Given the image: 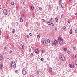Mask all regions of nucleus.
Listing matches in <instances>:
<instances>
[{
	"mask_svg": "<svg viewBox=\"0 0 77 77\" xmlns=\"http://www.w3.org/2000/svg\"><path fill=\"white\" fill-rule=\"evenodd\" d=\"M11 65H10V66L11 68H12L13 66V67H16V64H15V62H11Z\"/></svg>",
	"mask_w": 77,
	"mask_h": 77,
	"instance_id": "f257e3e1",
	"label": "nucleus"
},
{
	"mask_svg": "<svg viewBox=\"0 0 77 77\" xmlns=\"http://www.w3.org/2000/svg\"><path fill=\"white\" fill-rule=\"evenodd\" d=\"M3 12L4 15H6L7 14H8V12H7V10H6V9H4V10Z\"/></svg>",
	"mask_w": 77,
	"mask_h": 77,
	"instance_id": "f03ea898",
	"label": "nucleus"
},
{
	"mask_svg": "<svg viewBox=\"0 0 77 77\" xmlns=\"http://www.w3.org/2000/svg\"><path fill=\"white\" fill-rule=\"evenodd\" d=\"M58 42L55 39L54 40V45H57V42Z\"/></svg>",
	"mask_w": 77,
	"mask_h": 77,
	"instance_id": "7ed1b4c3",
	"label": "nucleus"
},
{
	"mask_svg": "<svg viewBox=\"0 0 77 77\" xmlns=\"http://www.w3.org/2000/svg\"><path fill=\"white\" fill-rule=\"evenodd\" d=\"M35 53H36V54H39V50H38V49H36L35 50Z\"/></svg>",
	"mask_w": 77,
	"mask_h": 77,
	"instance_id": "20e7f679",
	"label": "nucleus"
},
{
	"mask_svg": "<svg viewBox=\"0 0 77 77\" xmlns=\"http://www.w3.org/2000/svg\"><path fill=\"white\" fill-rule=\"evenodd\" d=\"M22 73L23 75H25V74H27V72H26V71L23 70L22 72Z\"/></svg>",
	"mask_w": 77,
	"mask_h": 77,
	"instance_id": "39448f33",
	"label": "nucleus"
},
{
	"mask_svg": "<svg viewBox=\"0 0 77 77\" xmlns=\"http://www.w3.org/2000/svg\"><path fill=\"white\" fill-rule=\"evenodd\" d=\"M42 43L43 44H46V41L44 40H42Z\"/></svg>",
	"mask_w": 77,
	"mask_h": 77,
	"instance_id": "423d86ee",
	"label": "nucleus"
},
{
	"mask_svg": "<svg viewBox=\"0 0 77 77\" xmlns=\"http://www.w3.org/2000/svg\"><path fill=\"white\" fill-rule=\"evenodd\" d=\"M46 43H47V42H48V43L50 44V40H49V39H47V41H46Z\"/></svg>",
	"mask_w": 77,
	"mask_h": 77,
	"instance_id": "0eeeda50",
	"label": "nucleus"
},
{
	"mask_svg": "<svg viewBox=\"0 0 77 77\" xmlns=\"http://www.w3.org/2000/svg\"><path fill=\"white\" fill-rule=\"evenodd\" d=\"M3 56L2 55L0 54V60H3Z\"/></svg>",
	"mask_w": 77,
	"mask_h": 77,
	"instance_id": "6e6552de",
	"label": "nucleus"
},
{
	"mask_svg": "<svg viewBox=\"0 0 77 77\" xmlns=\"http://www.w3.org/2000/svg\"><path fill=\"white\" fill-rule=\"evenodd\" d=\"M58 40L59 41H63V39L60 38V37L59 38H58Z\"/></svg>",
	"mask_w": 77,
	"mask_h": 77,
	"instance_id": "1a4fd4ad",
	"label": "nucleus"
},
{
	"mask_svg": "<svg viewBox=\"0 0 77 77\" xmlns=\"http://www.w3.org/2000/svg\"><path fill=\"white\" fill-rule=\"evenodd\" d=\"M51 22H47V24L48 25H51Z\"/></svg>",
	"mask_w": 77,
	"mask_h": 77,
	"instance_id": "9d476101",
	"label": "nucleus"
},
{
	"mask_svg": "<svg viewBox=\"0 0 77 77\" xmlns=\"http://www.w3.org/2000/svg\"><path fill=\"white\" fill-rule=\"evenodd\" d=\"M59 44L60 45H62L63 44V41H60L59 43Z\"/></svg>",
	"mask_w": 77,
	"mask_h": 77,
	"instance_id": "9b49d317",
	"label": "nucleus"
},
{
	"mask_svg": "<svg viewBox=\"0 0 77 77\" xmlns=\"http://www.w3.org/2000/svg\"><path fill=\"white\" fill-rule=\"evenodd\" d=\"M49 71L50 72H52V71H53V69L52 68H50L49 69Z\"/></svg>",
	"mask_w": 77,
	"mask_h": 77,
	"instance_id": "f8f14e48",
	"label": "nucleus"
},
{
	"mask_svg": "<svg viewBox=\"0 0 77 77\" xmlns=\"http://www.w3.org/2000/svg\"><path fill=\"white\" fill-rule=\"evenodd\" d=\"M20 22H23V18L21 17L20 19Z\"/></svg>",
	"mask_w": 77,
	"mask_h": 77,
	"instance_id": "ddd939ff",
	"label": "nucleus"
},
{
	"mask_svg": "<svg viewBox=\"0 0 77 77\" xmlns=\"http://www.w3.org/2000/svg\"><path fill=\"white\" fill-rule=\"evenodd\" d=\"M65 6V5L63 3H62L61 5V8H64Z\"/></svg>",
	"mask_w": 77,
	"mask_h": 77,
	"instance_id": "4468645a",
	"label": "nucleus"
},
{
	"mask_svg": "<svg viewBox=\"0 0 77 77\" xmlns=\"http://www.w3.org/2000/svg\"><path fill=\"white\" fill-rule=\"evenodd\" d=\"M55 20H56L57 23H58V22H59V20H58V19H57V17L55 18Z\"/></svg>",
	"mask_w": 77,
	"mask_h": 77,
	"instance_id": "2eb2a0df",
	"label": "nucleus"
},
{
	"mask_svg": "<svg viewBox=\"0 0 77 77\" xmlns=\"http://www.w3.org/2000/svg\"><path fill=\"white\" fill-rule=\"evenodd\" d=\"M60 59H62L64 57V56L62 55H60Z\"/></svg>",
	"mask_w": 77,
	"mask_h": 77,
	"instance_id": "dca6fc26",
	"label": "nucleus"
},
{
	"mask_svg": "<svg viewBox=\"0 0 77 77\" xmlns=\"http://www.w3.org/2000/svg\"><path fill=\"white\" fill-rule=\"evenodd\" d=\"M69 33H70V34H72V30L71 29L70 30Z\"/></svg>",
	"mask_w": 77,
	"mask_h": 77,
	"instance_id": "f3484780",
	"label": "nucleus"
},
{
	"mask_svg": "<svg viewBox=\"0 0 77 77\" xmlns=\"http://www.w3.org/2000/svg\"><path fill=\"white\" fill-rule=\"evenodd\" d=\"M67 53H68L69 54L71 53V52H70V51H69L68 50H67Z\"/></svg>",
	"mask_w": 77,
	"mask_h": 77,
	"instance_id": "a211bd4d",
	"label": "nucleus"
},
{
	"mask_svg": "<svg viewBox=\"0 0 77 77\" xmlns=\"http://www.w3.org/2000/svg\"><path fill=\"white\" fill-rule=\"evenodd\" d=\"M2 66L3 65H2V64H0V69L2 68Z\"/></svg>",
	"mask_w": 77,
	"mask_h": 77,
	"instance_id": "6ab92c4d",
	"label": "nucleus"
},
{
	"mask_svg": "<svg viewBox=\"0 0 77 77\" xmlns=\"http://www.w3.org/2000/svg\"><path fill=\"white\" fill-rule=\"evenodd\" d=\"M22 48L23 50H24V45H22Z\"/></svg>",
	"mask_w": 77,
	"mask_h": 77,
	"instance_id": "aec40b11",
	"label": "nucleus"
},
{
	"mask_svg": "<svg viewBox=\"0 0 77 77\" xmlns=\"http://www.w3.org/2000/svg\"><path fill=\"white\" fill-rule=\"evenodd\" d=\"M11 4L12 5H14V2H11Z\"/></svg>",
	"mask_w": 77,
	"mask_h": 77,
	"instance_id": "412c9836",
	"label": "nucleus"
},
{
	"mask_svg": "<svg viewBox=\"0 0 77 77\" xmlns=\"http://www.w3.org/2000/svg\"><path fill=\"white\" fill-rule=\"evenodd\" d=\"M12 32L13 33H15V29H14L13 30V31H12Z\"/></svg>",
	"mask_w": 77,
	"mask_h": 77,
	"instance_id": "4be33fe9",
	"label": "nucleus"
},
{
	"mask_svg": "<svg viewBox=\"0 0 77 77\" xmlns=\"http://www.w3.org/2000/svg\"><path fill=\"white\" fill-rule=\"evenodd\" d=\"M31 8L32 10L34 9V7L33 6H31Z\"/></svg>",
	"mask_w": 77,
	"mask_h": 77,
	"instance_id": "5701e85b",
	"label": "nucleus"
},
{
	"mask_svg": "<svg viewBox=\"0 0 77 77\" xmlns=\"http://www.w3.org/2000/svg\"><path fill=\"white\" fill-rule=\"evenodd\" d=\"M51 26L52 27H53V26L54 25V23H51Z\"/></svg>",
	"mask_w": 77,
	"mask_h": 77,
	"instance_id": "b1692460",
	"label": "nucleus"
},
{
	"mask_svg": "<svg viewBox=\"0 0 77 77\" xmlns=\"http://www.w3.org/2000/svg\"><path fill=\"white\" fill-rule=\"evenodd\" d=\"M69 67H70V68H72V66L70 64H69Z\"/></svg>",
	"mask_w": 77,
	"mask_h": 77,
	"instance_id": "393cba45",
	"label": "nucleus"
},
{
	"mask_svg": "<svg viewBox=\"0 0 77 77\" xmlns=\"http://www.w3.org/2000/svg\"><path fill=\"white\" fill-rule=\"evenodd\" d=\"M54 42L53 41H52V46L54 45Z\"/></svg>",
	"mask_w": 77,
	"mask_h": 77,
	"instance_id": "a878e982",
	"label": "nucleus"
},
{
	"mask_svg": "<svg viewBox=\"0 0 77 77\" xmlns=\"http://www.w3.org/2000/svg\"><path fill=\"white\" fill-rule=\"evenodd\" d=\"M65 57H64L63 58H62V60H63V61H64L65 60Z\"/></svg>",
	"mask_w": 77,
	"mask_h": 77,
	"instance_id": "bb28decb",
	"label": "nucleus"
},
{
	"mask_svg": "<svg viewBox=\"0 0 77 77\" xmlns=\"http://www.w3.org/2000/svg\"><path fill=\"white\" fill-rule=\"evenodd\" d=\"M40 60H41V61H43V60H44V58H41V59H40Z\"/></svg>",
	"mask_w": 77,
	"mask_h": 77,
	"instance_id": "cd10ccee",
	"label": "nucleus"
},
{
	"mask_svg": "<svg viewBox=\"0 0 77 77\" xmlns=\"http://www.w3.org/2000/svg\"><path fill=\"white\" fill-rule=\"evenodd\" d=\"M59 5H61V0H60L59 1Z\"/></svg>",
	"mask_w": 77,
	"mask_h": 77,
	"instance_id": "c85d7f7f",
	"label": "nucleus"
},
{
	"mask_svg": "<svg viewBox=\"0 0 77 77\" xmlns=\"http://www.w3.org/2000/svg\"><path fill=\"white\" fill-rule=\"evenodd\" d=\"M65 29H66V27H65V26H64L63 27V30H65Z\"/></svg>",
	"mask_w": 77,
	"mask_h": 77,
	"instance_id": "c756f323",
	"label": "nucleus"
},
{
	"mask_svg": "<svg viewBox=\"0 0 77 77\" xmlns=\"http://www.w3.org/2000/svg\"><path fill=\"white\" fill-rule=\"evenodd\" d=\"M75 33H76L77 34V29L75 30Z\"/></svg>",
	"mask_w": 77,
	"mask_h": 77,
	"instance_id": "7c9ffc66",
	"label": "nucleus"
},
{
	"mask_svg": "<svg viewBox=\"0 0 77 77\" xmlns=\"http://www.w3.org/2000/svg\"><path fill=\"white\" fill-rule=\"evenodd\" d=\"M37 36L38 38H40V36H39V35H38Z\"/></svg>",
	"mask_w": 77,
	"mask_h": 77,
	"instance_id": "2f4dec72",
	"label": "nucleus"
},
{
	"mask_svg": "<svg viewBox=\"0 0 77 77\" xmlns=\"http://www.w3.org/2000/svg\"><path fill=\"white\" fill-rule=\"evenodd\" d=\"M39 9L40 11H41L42 10V8L41 7H40Z\"/></svg>",
	"mask_w": 77,
	"mask_h": 77,
	"instance_id": "473e14b6",
	"label": "nucleus"
},
{
	"mask_svg": "<svg viewBox=\"0 0 77 77\" xmlns=\"http://www.w3.org/2000/svg\"><path fill=\"white\" fill-rule=\"evenodd\" d=\"M51 5H49V8L51 9Z\"/></svg>",
	"mask_w": 77,
	"mask_h": 77,
	"instance_id": "72a5a7b5",
	"label": "nucleus"
},
{
	"mask_svg": "<svg viewBox=\"0 0 77 77\" xmlns=\"http://www.w3.org/2000/svg\"><path fill=\"white\" fill-rule=\"evenodd\" d=\"M24 16V15L23 14H22L21 15V17H23Z\"/></svg>",
	"mask_w": 77,
	"mask_h": 77,
	"instance_id": "f704fd0d",
	"label": "nucleus"
},
{
	"mask_svg": "<svg viewBox=\"0 0 77 77\" xmlns=\"http://www.w3.org/2000/svg\"><path fill=\"white\" fill-rule=\"evenodd\" d=\"M37 75H38L39 74V72L38 71L37 72Z\"/></svg>",
	"mask_w": 77,
	"mask_h": 77,
	"instance_id": "c9c22d12",
	"label": "nucleus"
},
{
	"mask_svg": "<svg viewBox=\"0 0 77 77\" xmlns=\"http://www.w3.org/2000/svg\"><path fill=\"white\" fill-rule=\"evenodd\" d=\"M29 52H31V50L29 48Z\"/></svg>",
	"mask_w": 77,
	"mask_h": 77,
	"instance_id": "e433bc0d",
	"label": "nucleus"
},
{
	"mask_svg": "<svg viewBox=\"0 0 77 77\" xmlns=\"http://www.w3.org/2000/svg\"><path fill=\"white\" fill-rule=\"evenodd\" d=\"M42 20L43 22H45V20H44V19H42Z\"/></svg>",
	"mask_w": 77,
	"mask_h": 77,
	"instance_id": "4c0bfd02",
	"label": "nucleus"
},
{
	"mask_svg": "<svg viewBox=\"0 0 77 77\" xmlns=\"http://www.w3.org/2000/svg\"><path fill=\"white\" fill-rule=\"evenodd\" d=\"M67 50V49H66V48H64V50H65V51H66Z\"/></svg>",
	"mask_w": 77,
	"mask_h": 77,
	"instance_id": "58836bf2",
	"label": "nucleus"
},
{
	"mask_svg": "<svg viewBox=\"0 0 77 77\" xmlns=\"http://www.w3.org/2000/svg\"><path fill=\"white\" fill-rule=\"evenodd\" d=\"M29 35H30V36H32V34L31 33H29Z\"/></svg>",
	"mask_w": 77,
	"mask_h": 77,
	"instance_id": "ea45409f",
	"label": "nucleus"
},
{
	"mask_svg": "<svg viewBox=\"0 0 77 77\" xmlns=\"http://www.w3.org/2000/svg\"><path fill=\"white\" fill-rule=\"evenodd\" d=\"M29 36L28 35H27V38H29Z\"/></svg>",
	"mask_w": 77,
	"mask_h": 77,
	"instance_id": "a19ab883",
	"label": "nucleus"
},
{
	"mask_svg": "<svg viewBox=\"0 0 77 77\" xmlns=\"http://www.w3.org/2000/svg\"><path fill=\"white\" fill-rule=\"evenodd\" d=\"M16 8H17V9H18V6L16 7Z\"/></svg>",
	"mask_w": 77,
	"mask_h": 77,
	"instance_id": "79ce46f5",
	"label": "nucleus"
},
{
	"mask_svg": "<svg viewBox=\"0 0 77 77\" xmlns=\"http://www.w3.org/2000/svg\"><path fill=\"white\" fill-rule=\"evenodd\" d=\"M63 17V14H62L61 16V18H62V17Z\"/></svg>",
	"mask_w": 77,
	"mask_h": 77,
	"instance_id": "37998d69",
	"label": "nucleus"
},
{
	"mask_svg": "<svg viewBox=\"0 0 77 77\" xmlns=\"http://www.w3.org/2000/svg\"><path fill=\"white\" fill-rule=\"evenodd\" d=\"M10 53H12V51H10L9 52Z\"/></svg>",
	"mask_w": 77,
	"mask_h": 77,
	"instance_id": "c03bdc74",
	"label": "nucleus"
},
{
	"mask_svg": "<svg viewBox=\"0 0 77 77\" xmlns=\"http://www.w3.org/2000/svg\"><path fill=\"white\" fill-rule=\"evenodd\" d=\"M55 30L57 31V28H55Z\"/></svg>",
	"mask_w": 77,
	"mask_h": 77,
	"instance_id": "a18cd8bd",
	"label": "nucleus"
},
{
	"mask_svg": "<svg viewBox=\"0 0 77 77\" xmlns=\"http://www.w3.org/2000/svg\"><path fill=\"white\" fill-rule=\"evenodd\" d=\"M4 49H5V50H6V47H4Z\"/></svg>",
	"mask_w": 77,
	"mask_h": 77,
	"instance_id": "49530a36",
	"label": "nucleus"
},
{
	"mask_svg": "<svg viewBox=\"0 0 77 77\" xmlns=\"http://www.w3.org/2000/svg\"><path fill=\"white\" fill-rule=\"evenodd\" d=\"M75 58H76V59H77V55H76L75 56Z\"/></svg>",
	"mask_w": 77,
	"mask_h": 77,
	"instance_id": "de8ad7c7",
	"label": "nucleus"
},
{
	"mask_svg": "<svg viewBox=\"0 0 77 77\" xmlns=\"http://www.w3.org/2000/svg\"><path fill=\"white\" fill-rule=\"evenodd\" d=\"M18 72V70H15L16 72Z\"/></svg>",
	"mask_w": 77,
	"mask_h": 77,
	"instance_id": "09e8293b",
	"label": "nucleus"
},
{
	"mask_svg": "<svg viewBox=\"0 0 77 77\" xmlns=\"http://www.w3.org/2000/svg\"><path fill=\"white\" fill-rule=\"evenodd\" d=\"M1 34H2V32L1 31H0V35H1Z\"/></svg>",
	"mask_w": 77,
	"mask_h": 77,
	"instance_id": "8fccbe9b",
	"label": "nucleus"
},
{
	"mask_svg": "<svg viewBox=\"0 0 77 77\" xmlns=\"http://www.w3.org/2000/svg\"><path fill=\"white\" fill-rule=\"evenodd\" d=\"M73 49L75 50V47H73Z\"/></svg>",
	"mask_w": 77,
	"mask_h": 77,
	"instance_id": "3c124183",
	"label": "nucleus"
},
{
	"mask_svg": "<svg viewBox=\"0 0 77 77\" xmlns=\"http://www.w3.org/2000/svg\"><path fill=\"white\" fill-rule=\"evenodd\" d=\"M42 52L43 53H44V50H42Z\"/></svg>",
	"mask_w": 77,
	"mask_h": 77,
	"instance_id": "603ef678",
	"label": "nucleus"
},
{
	"mask_svg": "<svg viewBox=\"0 0 77 77\" xmlns=\"http://www.w3.org/2000/svg\"><path fill=\"white\" fill-rule=\"evenodd\" d=\"M53 20V18H51L50 19V21H51V20Z\"/></svg>",
	"mask_w": 77,
	"mask_h": 77,
	"instance_id": "864d4df0",
	"label": "nucleus"
},
{
	"mask_svg": "<svg viewBox=\"0 0 77 77\" xmlns=\"http://www.w3.org/2000/svg\"><path fill=\"white\" fill-rule=\"evenodd\" d=\"M2 8V7L1 6V5H0V9Z\"/></svg>",
	"mask_w": 77,
	"mask_h": 77,
	"instance_id": "5fc2aeb1",
	"label": "nucleus"
},
{
	"mask_svg": "<svg viewBox=\"0 0 77 77\" xmlns=\"http://www.w3.org/2000/svg\"><path fill=\"white\" fill-rule=\"evenodd\" d=\"M76 65L77 66V60L76 61Z\"/></svg>",
	"mask_w": 77,
	"mask_h": 77,
	"instance_id": "6e6d98bb",
	"label": "nucleus"
},
{
	"mask_svg": "<svg viewBox=\"0 0 77 77\" xmlns=\"http://www.w3.org/2000/svg\"><path fill=\"white\" fill-rule=\"evenodd\" d=\"M68 23H69V24H70V22H69V21H68Z\"/></svg>",
	"mask_w": 77,
	"mask_h": 77,
	"instance_id": "4d7b16f0",
	"label": "nucleus"
},
{
	"mask_svg": "<svg viewBox=\"0 0 77 77\" xmlns=\"http://www.w3.org/2000/svg\"><path fill=\"white\" fill-rule=\"evenodd\" d=\"M8 29H9V26H8Z\"/></svg>",
	"mask_w": 77,
	"mask_h": 77,
	"instance_id": "13d9d810",
	"label": "nucleus"
},
{
	"mask_svg": "<svg viewBox=\"0 0 77 77\" xmlns=\"http://www.w3.org/2000/svg\"><path fill=\"white\" fill-rule=\"evenodd\" d=\"M31 54L32 56H33V54H32V53H31Z\"/></svg>",
	"mask_w": 77,
	"mask_h": 77,
	"instance_id": "bf43d9fd",
	"label": "nucleus"
},
{
	"mask_svg": "<svg viewBox=\"0 0 77 77\" xmlns=\"http://www.w3.org/2000/svg\"><path fill=\"white\" fill-rule=\"evenodd\" d=\"M23 5H24V3L23 2Z\"/></svg>",
	"mask_w": 77,
	"mask_h": 77,
	"instance_id": "052dcab7",
	"label": "nucleus"
},
{
	"mask_svg": "<svg viewBox=\"0 0 77 77\" xmlns=\"http://www.w3.org/2000/svg\"><path fill=\"white\" fill-rule=\"evenodd\" d=\"M69 2H71V0H69Z\"/></svg>",
	"mask_w": 77,
	"mask_h": 77,
	"instance_id": "680f3d73",
	"label": "nucleus"
}]
</instances>
